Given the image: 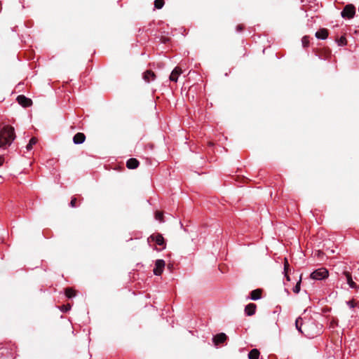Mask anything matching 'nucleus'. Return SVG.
Instances as JSON below:
<instances>
[{
  "mask_svg": "<svg viewBox=\"0 0 359 359\" xmlns=\"http://www.w3.org/2000/svg\"><path fill=\"white\" fill-rule=\"evenodd\" d=\"M15 138L14 128L6 126L0 130V148L6 149Z\"/></svg>",
  "mask_w": 359,
  "mask_h": 359,
  "instance_id": "1",
  "label": "nucleus"
},
{
  "mask_svg": "<svg viewBox=\"0 0 359 359\" xmlns=\"http://www.w3.org/2000/svg\"><path fill=\"white\" fill-rule=\"evenodd\" d=\"M148 244L150 246L152 245H165V241L162 236V234L156 233L151 234L148 238H147Z\"/></svg>",
  "mask_w": 359,
  "mask_h": 359,
  "instance_id": "2",
  "label": "nucleus"
},
{
  "mask_svg": "<svg viewBox=\"0 0 359 359\" xmlns=\"http://www.w3.org/2000/svg\"><path fill=\"white\" fill-rule=\"evenodd\" d=\"M329 276V271L326 268L322 267L315 270L310 275L311 278L313 280H323L327 278Z\"/></svg>",
  "mask_w": 359,
  "mask_h": 359,
  "instance_id": "3",
  "label": "nucleus"
},
{
  "mask_svg": "<svg viewBox=\"0 0 359 359\" xmlns=\"http://www.w3.org/2000/svg\"><path fill=\"white\" fill-rule=\"evenodd\" d=\"M355 13V8L353 4L346 5L341 13L343 18H352Z\"/></svg>",
  "mask_w": 359,
  "mask_h": 359,
  "instance_id": "4",
  "label": "nucleus"
},
{
  "mask_svg": "<svg viewBox=\"0 0 359 359\" xmlns=\"http://www.w3.org/2000/svg\"><path fill=\"white\" fill-rule=\"evenodd\" d=\"M165 262L163 259H157L155 263V267L154 269V273L156 276H160L163 271L165 267Z\"/></svg>",
  "mask_w": 359,
  "mask_h": 359,
  "instance_id": "5",
  "label": "nucleus"
},
{
  "mask_svg": "<svg viewBox=\"0 0 359 359\" xmlns=\"http://www.w3.org/2000/svg\"><path fill=\"white\" fill-rule=\"evenodd\" d=\"M17 101L23 107H28L32 104V100L22 95L17 97Z\"/></svg>",
  "mask_w": 359,
  "mask_h": 359,
  "instance_id": "6",
  "label": "nucleus"
},
{
  "mask_svg": "<svg viewBox=\"0 0 359 359\" xmlns=\"http://www.w3.org/2000/svg\"><path fill=\"white\" fill-rule=\"evenodd\" d=\"M182 73V70L180 67H176L170 76V80L171 81L177 82L178 79V76Z\"/></svg>",
  "mask_w": 359,
  "mask_h": 359,
  "instance_id": "7",
  "label": "nucleus"
},
{
  "mask_svg": "<svg viewBox=\"0 0 359 359\" xmlns=\"http://www.w3.org/2000/svg\"><path fill=\"white\" fill-rule=\"evenodd\" d=\"M227 339L226 335L224 333H219L216 334L213 337V342L215 345H218L224 343Z\"/></svg>",
  "mask_w": 359,
  "mask_h": 359,
  "instance_id": "8",
  "label": "nucleus"
},
{
  "mask_svg": "<svg viewBox=\"0 0 359 359\" xmlns=\"http://www.w3.org/2000/svg\"><path fill=\"white\" fill-rule=\"evenodd\" d=\"M143 79L146 82L149 83L156 79V74L151 70H147L143 74Z\"/></svg>",
  "mask_w": 359,
  "mask_h": 359,
  "instance_id": "9",
  "label": "nucleus"
},
{
  "mask_svg": "<svg viewBox=\"0 0 359 359\" xmlns=\"http://www.w3.org/2000/svg\"><path fill=\"white\" fill-rule=\"evenodd\" d=\"M86 140V135L83 133H77L74 137H73V142L76 144H82Z\"/></svg>",
  "mask_w": 359,
  "mask_h": 359,
  "instance_id": "10",
  "label": "nucleus"
},
{
  "mask_svg": "<svg viewBox=\"0 0 359 359\" xmlns=\"http://www.w3.org/2000/svg\"><path fill=\"white\" fill-rule=\"evenodd\" d=\"M344 275L346 278L347 283L351 288H354V289L359 288V287L356 285V283L353 280L351 274L348 271H344Z\"/></svg>",
  "mask_w": 359,
  "mask_h": 359,
  "instance_id": "11",
  "label": "nucleus"
},
{
  "mask_svg": "<svg viewBox=\"0 0 359 359\" xmlns=\"http://www.w3.org/2000/svg\"><path fill=\"white\" fill-rule=\"evenodd\" d=\"M257 309L256 304L253 303L248 304L245 308V312L247 316H252L255 313Z\"/></svg>",
  "mask_w": 359,
  "mask_h": 359,
  "instance_id": "12",
  "label": "nucleus"
},
{
  "mask_svg": "<svg viewBox=\"0 0 359 359\" xmlns=\"http://www.w3.org/2000/svg\"><path fill=\"white\" fill-rule=\"evenodd\" d=\"M140 165L139 161L134 158L128 159L126 162V166L128 169H135Z\"/></svg>",
  "mask_w": 359,
  "mask_h": 359,
  "instance_id": "13",
  "label": "nucleus"
},
{
  "mask_svg": "<svg viewBox=\"0 0 359 359\" xmlns=\"http://www.w3.org/2000/svg\"><path fill=\"white\" fill-rule=\"evenodd\" d=\"M329 35V32L325 28L320 29L316 33V36L320 39H325Z\"/></svg>",
  "mask_w": 359,
  "mask_h": 359,
  "instance_id": "14",
  "label": "nucleus"
},
{
  "mask_svg": "<svg viewBox=\"0 0 359 359\" xmlns=\"http://www.w3.org/2000/svg\"><path fill=\"white\" fill-rule=\"evenodd\" d=\"M262 290L256 289L250 292V299L252 300H258L262 297Z\"/></svg>",
  "mask_w": 359,
  "mask_h": 359,
  "instance_id": "15",
  "label": "nucleus"
},
{
  "mask_svg": "<svg viewBox=\"0 0 359 359\" xmlns=\"http://www.w3.org/2000/svg\"><path fill=\"white\" fill-rule=\"evenodd\" d=\"M76 290L72 287H67L65 290V294L67 298H72L76 295Z\"/></svg>",
  "mask_w": 359,
  "mask_h": 359,
  "instance_id": "16",
  "label": "nucleus"
},
{
  "mask_svg": "<svg viewBox=\"0 0 359 359\" xmlns=\"http://www.w3.org/2000/svg\"><path fill=\"white\" fill-rule=\"evenodd\" d=\"M260 353L259 351L257 348L252 349L248 353L249 359H259Z\"/></svg>",
  "mask_w": 359,
  "mask_h": 359,
  "instance_id": "17",
  "label": "nucleus"
},
{
  "mask_svg": "<svg viewBox=\"0 0 359 359\" xmlns=\"http://www.w3.org/2000/svg\"><path fill=\"white\" fill-rule=\"evenodd\" d=\"M320 57H322L323 55L324 56V59H326L329 57L331 55V51L330 49H321L318 50V53L317 54Z\"/></svg>",
  "mask_w": 359,
  "mask_h": 359,
  "instance_id": "18",
  "label": "nucleus"
},
{
  "mask_svg": "<svg viewBox=\"0 0 359 359\" xmlns=\"http://www.w3.org/2000/svg\"><path fill=\"white\" fill-rule=\"evenodd\" d=\"M37 141H38V140L36 137H32L31 140H29V144L26 147L28 151L31 150L33 147V145L36 144Z\"/></svg>",
  "mask_w": 359,
  "mask_h": 359,
  "instance_id": "19",
  "label": "nucleus"
},
{
  "mask_svg": "<svg viewBox=\"0 0 359 359\" xmlns=\"http://www.w3.org/2000/svg\"><path fill=\"white\" fill-rule=\"evenodd\" d=\"M155 218L156 219L158 220L160 222H164V217H163V212L161 211H156L155 212Z\"/></svg>",
  "mask_w": 359,
  "mask_h": 359,
  "instance_id": "20",
  "label": "nucleus"
},
{
  "mask_svg": "<svg viewBox=\"0 0 359 359\" xmlns=\"http://www.w3.org/2000/svg\"><path fill=\"white\" fill-rule=\"evenodd\" d=\"M303 323V319L302 318H298L295 321V325L297 329L302 333L303 331L302 330V325Z\"/></svg>",
  "mask_w": 359,
  "mask_h": 359,
  "instance_id": "21",
  "label": "nucleus"
},
{
  "mask_svg": "<svg viewBox=\"0 0 359 359\" xmlns=\"http://www.w3.org/2000/svg\"><path fill=\"white\" fill-rule=\"evenodd\" d=\"M313 256L316 257L318 259L320 260H323L324 259L325 254L322 250H318L315 251V252L313 253Z\"/></svg>",
  "mask_w": 359,
  "mask_h": 359,
  "instance_id": "22",
  "label": "nucleus"
},
{
  "mask_svg": "<svg viewBox=\"0 0 359 359\" xmlns=\"http://www.w3.org/2000/svg\"><path fill=\"white\" fill-rule=\"evenodd\" d=\"M337 43L339 46H346L347 43V40L344 36H341L339 39L336 40Z\"/></svg>",
  "mask_w": 359,
  "mask_h": 359,
  "instance_id": "23",
  "label": "nucleus"
},
{
  "mask_svg": "<svg viewBox=\"0 0 359 359\" xmlns=\"http://www.w3.org/2000/svg\"><path fill=\"white\" fill-rule=\"evenodd\" d=\"M164 0H155L154 1V7L157 9H161L164 6Z\"/></svg>",
  "mask_w": 359,
  "mask_h": 359,
  "instance_id": "24",
  "label": "nucleus"
},
{
  "mask_svg": "<svg viewBox=\"0 0 359 359\" xmlns=\"http://www.w3.org/2000/svg\"><path fill=\"white\" fill-rule=\"evenodd\" d=\"M283 264H284V273H287L289 271V269H290V264H289L287 257L284 258Z\"/></svg>",
  "mask_w": 359,
  "mask_h": 359,
  "instance_id": "25",
  "label": "nucleus"
},
{
  "mask_svg": "<svg viewBox=\"0 0 359 359\" xmlns=\"http://www.w3.org/2000/svg\"><path fill=\"white\" fill-rule=\"evenodd\" d=\"M70 207L76 208L79 206L78 205V199L76 197H72L69 203Z\"/></svg>",
  "mask_w": 359,
  "mask_h": 359,
  "instance_id": "26",
  "label": "nucleus"
},
{
  "mask_svg": "<svg viewBox=\"0 0 359 359\" xmlns=\"http://www.w3.org/2000/svg\"><path fill=\"white\" fill-rule=\"evenodd\" d=\"M60 309L62 312H67V311H69L71 309V305L69 304L62 305L60 307Z\"/></svg>",
  "mask_w": 359,
  "mask_h": 359,
  "instance_id": "27",
  "label": "nucleus"
},
{
  "mask_svg": "<svg viewBox=\"0 0 359 359\" xmlns=\"http://www.w3.org/2000/svg\"><path fill=\"white\" fill-rule=\"evenodd\" d=\"M302 45L304 48L307 47L309 44V38L307 36H305L302 38Z\"/></svg>",
  "mask_w": 359,
  "mask_h": 359,
  "instance_id": "28",
  "label": "nucleus"
},
{
  "mask_svg": "<svg viewBox=\"0 0 359 359\" xmlns=\"http://www.w3.org/2000/svg\"><path fill=\"white\" fill-rule=\"evenodd\" d=\"M300 284H301V278L299 279V280L297 282V285L293 288V292L294 293H298L300 291Z\"/></svg>",
  "mask_w": 359,
  "mask_h": 359,
  "instance_id": "29",
  "label": "nucleus"
},
{
  "mask_svg": "<svg viewBox=\"0 0 359 359\" xmlns=\"http://www.w3.org/2000/svg\"><path fill=\"white\" fill-rule=\"evenodd\" d=\"M244 29V26L243 25H238L236 26V31L241 32Z\"/></svg>",
  "mask_w": 359,
  "mask_h": 359,
  "instance_id": "30",
  "label": "nucleus"
},
{
  "mask_svg": "<svg viewBox=\"0 0 359 359\" xmlns=\"http://www.w3.org/2000/svg\"><path fill=\"white\" fill-rule=\"evenodd\" d=\"M4 161V158L3 155H0V165H3Z\"/></svg>",
  "mask_w": 359,
  "mask_h": 359,
  "instance_id": "31",
  "label": "nucleus"
},
{
  "mask_svg": "<svg viewBox=\"0 0 359 359\" xmlns=\"http://www.w3.org/2000/svg\"><path fill=\"white\" fill-rule=\"evenodd\" d=\"M285 278H286V279H287V281H290V276H288V274H287V273H285Z\"/></svg>",
  "mask_w": 359,
  "mask_h": 359,
  "instance_id": "32",
  "label": "nucleus"
}]
</instances>
